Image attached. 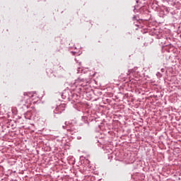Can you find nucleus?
Segmentation results:
<instances>
[{"instance_id": "obj_1", "label": "nucleus", "mask_w": 181, "mask_h": 181, "mask_svg": "<svg viewBox=\"0 0 181 181\" xmlns=\"http://www.w3.org/2000/svg\"><path fill=\"white\" fill-rule=\"evenodd\" d=\"M33 97L36 98H37V94L32 95L30 92H25L23 95L18 98L19 105H27L28 107V105H30V103H31L30 98H33Z\"/></svg>"}]
</instances>
